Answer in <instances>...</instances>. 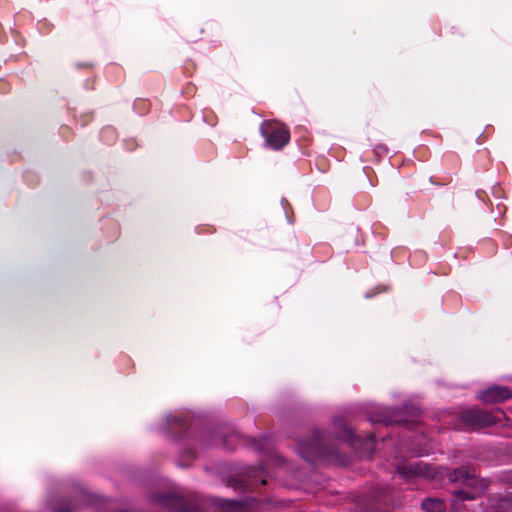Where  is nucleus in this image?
Returning <instances> with one entry per match:
<instances>
[{"label":"nucleus","instance_id":"nucleus-1","mask_svg":"<svg viewBox=\"0 0 512 512\" xmlns=\"http://www.w3.org/2000/svg\"><path fill=\"white\" fill-rule=\"evenodd\" d=\"M298 452L309 463L326 462L338 458V442L326 433L316 431L311 438L298 443Z\"/></svg>","mask_w":512,"mask_h":512},{"label":"nucleus","instance_id":"nucleus-2","mask_svg":"<svg viewBox=\"0 0 512 512\" xmlns=\"http://www.w3.org/2000/svg\"><path fill=\"white\" fill-rule=\"evenodd\" d=\"M336 437L347 442L361 457H371L376 447V437L370 433L364 437L357 436L348 427L343 418H336L333 422Z\"/></svg>","mask_w":512,"mask_h":512},{"label":"nucleus","instance_id":"nucleus-3","mask_svg":"<svg viewBox=\"0 0 512 512\" xmlns=\"http://www.w3.org/2000/svg\"><path fill=\"white\" fill-rule=\"evenodd\" d=\"M151 501L174 512H205L196 498H186L175 492L154 493Z\"/></svg>","mask_w":512,"mask_h":512},{"label":"nucleus","instance_id":"nucleus-4","mask_svg":"<svg viewBox=\"0 0 512 512\" xmlns=\"http://www.w3.org/2000/svg\"><path fill=\"white\" fill-rule=\"evenodd\" d=\"M260 131L266 144L273 150L282 149L290 140L289 129L277 121H264Z\"/></svg>","mask_w":512,"mask_h":512},{"label":"nucleus","instance_id":"nucleus-5","mask_svg":"<svg viewBox=\"0 0 512 512\" xmlns=\"http://www.w3.org/2000/svg\"><path fill=\"white\" fill-rule=\"evenodd\" d=\"M463 421L472 428L492 426L497 423V417L486 410L470 409L463 413Z\"/></svg>","mask_w":512,"mask_h":512},{"label":"nucleus","instance_id":"nucleus-6","mask_svg":"<svg viewBox=\"0 0 512 512\" xmlns=\"http://www.w3.org/2000/svg\"><path fill=\"white\" fill-rule=\"evenodd\" d=\"M242 474L245 477L243 480V486L247 489H255L260 485H265L268 477V474L262 465L259 467H245Z\"/></svg>","mask_w":512,"mask_h":512},{"label":"nucleus","instance_id":"nucleus-7","mask_svg":"<svg viewBox=\"0 0 512 512\" xmlns=\"http://www.w3.org/2000/svg\"><path fill=\"white\" fill-rule=\"evenodd\" d=\"M76 499L73 501H63L56 503L52 506L53 512H76L80 505L89 504L91 502V496L83 489L79 488L76 490Z\"/></svg>","mask_w":512,"mask_h":512},{"label":"nucleus","instance_id":"nucleus-8","mask_svg":"<svg viewBox=\"0 0 512 512\" xmlns=\"http://www.w3.org/2000/svg\"><path fill=\"white\" fill-rule=\"evenodd\" d=\"M397 471L406 480L414 477H432L430 468L421 461L398 466Z\"/></svg>","mask_w":512,"mask_h":512},{"label":"nucleus","instance_id":"nucleus-9","mask_svg":"<svg viewBox=\"0 0 512 512\" xmlns=\"http://www.w3.org/2000/svg\"><path fill=\"white\" fill-rule=\"evenodd\" d=\"M511 397L512 390L502 386H491L479 394V399L485 403L503 402Z\"/></svg>","mask_w":512,"mask_h":512},{"label":"nucleus","instance_id":"nucleus-10","mask_svg":"<svg viewBox=\"0 0 512 512\" xmlns=\"http://www.w3.org/2000/svg\"><path fill=\"white\" fill-rule=\"evenodd\" d=\"M380 502H386L377 491H371L365 497H359L357 500L353 512H377L376 504Z\"/></svg>","mask_w":512,"mask_h":512},{"label":"nucleus","instance_id":"nucleus-11","mask_svg":"<svg viewBox=\"0 0 512 512\" xmlns=\"http://www.w3.org/2000/svg\"><path fill=\"white\" fill-rule=\"evenodd\" d=\"M167 426L171 433H178L179 436L185 435L188 431L189 416L186 413H177L167 417Z\"/></svg>","mask_w":512,"mask_h":512},{"label":"nucleus","instance_id":"nucleus-12","mask_svg":"<svg viewBox=\"0 0 512 512\" xmlns=\"http://www.w3.org/2000/svg\"><path fill=\"white\" fill-rule=\"evenodd\" d=\"M452 481H462L466 485H474L476 482V471L471 466H462L453 471L450 475Z\"/></svg>","mask_w":512,"mask_h":512},{"label":"nucleus","instance_id":"nucleus-13","mask_svg":"<svg viewBox=\"0 0 512 512\" xmlns=\"http://www.w3.org/2000/svg\"><path fill=\"white\" fill-rule=\"evenodd\" d=\"M373 409L374 411L369 413L370 422L383 424H391L396 422V420L392 417L390 409L382 408L379 406H376Z\"/></svg>","mask_w":512,"mask_h":512},{"label":"nucleus","instance_id":"nucleus-14","mask_svg":"<svg viewBox=\"0 0 512 512\" xmlns=\"http://www.w3.org/2000/svg\"><path fill=\"white\" fill-rule=\"evenodd\" d=\"M425 512H445L447 509L446 503L439 498H428L421 504Z\"/></svg>","mask_w":512,"mask_h":512},{"label":"nucleus","instance_id":"nucleus-15","mask_svg":"<svg viewBox=\"0 0 512 512\" xmlns=\"http://www.w3.org/2000/svg\"><path fill=\"white\" fill-rule=\"evenodd\" d=\"M500 508H505L512 512V492L507 493L503 498L500 499Z\"/></svg>","mask_w":512,"mask_h":512},{"label":"nucleus","instance_id":"nucleus-16","mask_svg":"<svg viewBox=\"0 0 512 512\" xmlns=\"http://www.w3.org/2000/svg\"><path fill=\"white\" fill-rule=\"evenodd\" d=\"M457 495L462 498V499H465V500H472L475 498L476 496V493L475 492H466V491H463V490H460V491H457Z\"/></svg>","mask_w":512,"mask_h":512},{"label":"nucleus","instance_id":"nucleus-17","mask_svg":"<svg viewBox=\"0 0 512 512\" xmlns=\"http://www.w3.org/2000/svg\"><path fill=\"white\" fill-rule=\"evenodd\" d=\"M502 481L507 483V484H509V485H512V470L506 471L502 475Z\"/></svg>","mask_w":512,"mask_h":512},{"label":"nucleus","instance_id":"nucleus-18","mask_svg":"<svg viewBox=\"0 0 512 512\" xmlns=\"http://www.w3.org/2000/svg\"><path fill=\"white\" fill-rule=\"evenodd\" d=\"M106 134H110L111 136H113L114 131L111 128H106L102 131V137H104Z\"/></svg>","mask_w":512,"mask_h":512},{"label":"nucleus","instance_id":"nucleus-19","mask_svg":"<svg viewBox=\"0 0 512 512\" xmlns=\"http://www.w3.org/2000/svg\"><path fill=\"white\" fill-rule=\"evenodd\" d=\"M494 512H510L509 510L505 509V508H500V504L498 505V509Z\"/></svg>","mask_w":512,"mask_h":512},{"label":"nucleus","instance_id":"nucleus-20","mask_svg":"<svg viewBox=\"0 0 512 512\" xmlns=\"http://www.w3.org/2000/svg\"><path fill=\"white\" fill-rule=\"evenodd\" d=\"M189 453H190L191 457H194V452L193 451H190Z\"/></svg>","mask_w":512,"mask_h":512}]
</instances>
